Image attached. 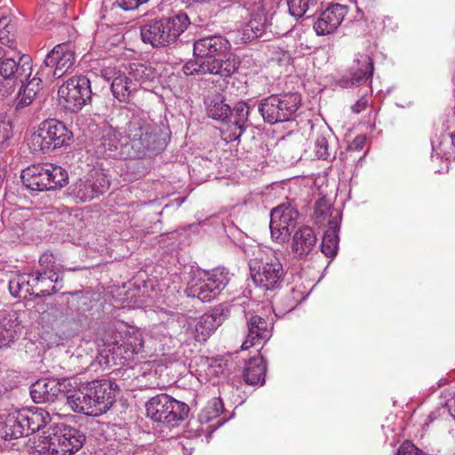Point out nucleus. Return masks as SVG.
<instances>
[{"instance_id": "473e14b6", "label": "nucleus", "mask_w": 455, "mask_h": 455, "mask_svg": "<svg viewBox=\"0 0 455 455\" xmlns=\"http://www.w3.org/2000/svg\"><path fill=\"white\" fill-rule=\"evenodd\" d=\"M267 366L262 356H254L245 364L243 379L248 385H262L265 382Z\"/></svg>"}, {"instance_id": "bb28decb", "label": "nucleus", "mask_w": 455, "mask_h": 455, "mask_svg": "<svg viewBox=\"0 0 455 455\" xmlns=\"http://www.w3.org/2000/svg\"><path fill=\"white\" fill-rule=\"evenodd\" d=\"M221 323V315L216 310L201 315L196 320L194 327H192V323H188L186 331L191 330V333L196 341H205Z\"/></svg>"}, {"instance_id": "3c124183", "label": "nucleus", "mask_w": 455, "mask_h": 455, "mask_svg": "<svg viewBox=\"0 0 455 455\" xmlns=\"http://www.w3.org/2000/svg\"><path fill=\"white\" fill-rule=\"evenodd\" d=\"M148 1L149 0H116L115 4L124 11H132Z\"/></svg>"}, {"instance_id": "7c9ffc66", "label": "nucleus", "mask_w": 455, "mask_h": 455, "mask_svg": "<svg viewBox=\"0 0 455 455\" xmlns=\"http://www.w3.org/2000/svg\"><path fill=\"white\" fill-rule=\"evenodd\" d=\"M33 296L39 298L57 292L60 288L57 287L59 275L48 274L47 271L33 274Z\"/></svg>"}, {"instance_id": "a878e982", "label": "nucleus", "mask_w": 455, "mask_h": 455, "mask_svg": "<svg viewBox=\"0 0 455 455\" xmlns=\"http://www.w3.org/2000/svg\"><path fill=\"white\" fill-rule=\"evenodd\" d=\"M248 332L242 344V349L247 350L250 347L265 343L271 337V328L267 321L259 315L247 317Z\"/></svg>"}, {"instance_id": "39448f33", "label": "nucleus", "mask_w": 455, "mask_h": 455, "mask_svg": "<svg viewBox=\"0 0 455 455\" xmlns=\"http://www.w3.org/2000/svg\"><path fill=\"white\" fill-rule=\"evenodd\" d=\"M84 433L67 424H58L51 428L47 435L40 436L34 443L33 455H72L78 451L85 442Z\"/></svg>"}, {"instance_id": "dca6fc26", "label": "nucleus", "mask_w": 455, "mask_h": 455, "mask_svg": "<svg viewBox=\"0 0 455 455\" xmlns=\"http://www.w3.org/2000/svg\"><path fill=\"white\" fill-rule=\"evenodd\" d=\"M60 104L68 111L78 112L91 101V82L85 76H74L59 86Z\"/></svg>"}, {"instance_id": "e433bc0d", "label": "nucleus", "mask_w": 455, "mask_h": 455, "mask_svg": "<svg viewBox=\"0 0 455 455\" xmlns=\"http://www.w3.org/2000/svg\"><path fill=\"white\" fill-rule=\"evenodd\" d=\"M298 217V211L290 204L278 205L270 213V219L290 228L295 227Z\"/></svg>"}, {"instance_id": "f03ea898", "label": "nucleus", "mask_w": 455, "mask_h": 455, "mask_svg": "<svg viewBox=\"0 0 455 455\" xmlns=\"http://www.w3.org/2000/svg\"><path fill=\"white\" fill-rule=\"evenodd\" d=\"M127 144L124 155L129 158H142L155 155L165 147L160 129L153 121L137 116H132L125 129Z\"/></svg>"}, {"instance_id": "5701e85b", "label": "nucleus", "mask_w": 455, "mask_h": 455, "mask_svg": "<svg viewBox=\"0 0 455 455\" xmlns=\"http://www.w3.org/2000/svg\"><path fill=\"white\" fill-rule=\"evenodd\" d=\"M373 60L370 54L357 52L348 68L349 82L343 80V86L361 85L372 77Z\"/></svg>"}, {"instance_id": "9b49d317", "label": "nucleus", "mask_w": 455, "mask_h": 455, "mask_svg": "<svg viewBox=\"0 0 455 455\" xmlns=\"http://www.w3.org/2000/svg\"><path fill=\"white\" fill-rule=\"evenodd\" d=\"M249 12L251 19L239 31L243 43L263 36L269 18L275 12L279 0H236Z\"/></svg>"}, {"instance_id": "37998d69", "label": "nucleus", "mask_w": 455, "mask_h": 455, "mask_svg": "<svg viewBox=\"0 0 455 455\" xmlns=\"http://www.w3.org/2000/svg\"><path fill=\"white\" fill-rule=\"evenodd\" d=\"M270 232L271 237L278 243H284L289 240L291 235L290 228L282 225V223L275 222V220L270 219Z\"/></svg>"}, {"instance_id": "f3484780", "label": "nucleus", "mask_w": 455, "mask_h": 455, "mask_svg": "<svg viewBox=\"0 0 455 455\" xmlns=\"http://www.w3.org/2000/svg\"><path fill=\"white\" fill-rule=\"evenodd\" d=\"M76 54L71 44L64 43L57 44L46 55L44 64L52 68L54 78L60 79L68 74L74 67Z\"/></svg>"}, {"instance_id": "6e6552de", "label": "nucleus", "mask_w": 455, "mask_h": 455, "mask_svg": "<svg viewBox=\"0 0 455 455\" xmlns=\"http://www.w3.org/2000/svg\"><path fill=\"white\" fill-rule=\"evenodd\" d=\"M73 139L72 132L66 124L55 118L43 121L36 131L28 139V146L33 154H48L68 147Z\"/></svg>"}, {"instance_id": "c85d7f7f", "label": "nucleus", "mask_w": 455, "mask_h": 455, "mask_svg": "<svg viewBox=\"0 0 455 455\" xmlns=\"http://www.w3.org/2000/svg\"><path fill=\"white\" fill-rule=\"evenodd\" d=\"M35 222L29 209H15L9 214L6 225L17 237H20L33 228Z\"/></svg>"}, {"instance_id": "9d476101", "label": "nucleus", "mask_w": 455, "mask_h": 455, "mask_svg": "<svg viewBox=\"0 0 455 455\" xmlns=\"http://www.w3.org/2000/svg\"><path fill=\"white\" fill-rule=\"evenodd\" d=\"M315 222L320 227L328 226L323 236L321 251L326 257L334 258L339 243L340 211L331 207L325 198H320L315 205Z\"/></svg>"}, {"instance_id": "393cba45", "label": "nucleus", "mask_w": 455, "mask_h": 455, "mask_svg": "<svg viewBox=\"0 0 455 455\" xmlns=\"http://www.w3.org/2000/svg\"><path fill=\"white\" fill-rule=\"evenodd\" d=\"M317 236L315 230L304 226L298 228L291 240V251L296 259H305L316 247Z\"/></svg>"}, {"instance_id": "ea45409f", "label": "nucleus", "mask_w": 455, "mask_h": 455, "mask_svg": "<svg viewBox=\"0 0 455 455\" xmlns=\"http://www.w3.org/2000/svg\"><path fill=\"white\" fill-rule=\"evenodd\" d=\"M318 0H287L289 12L291 16L299 19L307 12L314 10Z\"/></svg>"}, {"instance_id": "8fccbe9b", "label": "nucleus", "mask_w": 455, "mask_h": 455, "mask_svg": "<svg viewBox=\"0 0 455 455\" xmlns=\"http://www.w3.org/2000/svg\"><path fill=\"white\" fill-rule=\"evenodd\" d=\"M39 263L43 267H44V271H47L48 274L56 273L54 266V257L52 253H43L39 259Z\"/></svg>"}, {"instance_id": "b1692460", "label": "nucleus", "mask_w": 455, "mask_h": 455, "mask_svg": "<svg viewBox=\"0 0 455 455\" xmlns=\"http://www.w3.org/2000/svg\"><path fill=\"white\" fill-rule=\"evenodd\" d=\"M68 379L61 381L57 379H42L30 387V395L36 403L53 402L57 396L64 392Z\"/></svg>"}, {"instance_id": "a19ab883", "label": "nucleus", "mask_w": 455, "mask_h": 455, "mask_svg": "<svg viewBox=\"0 0 455 455\" xmlns=\"http://www.w3.org/2000/svg\"><path fill=\"white\" fill-rule=\"evenodd\" d=\"M98 65L100 67L98 75L108 82H113L115 78L119 77V74H124L116 65H113L112 60L102 59Z\"/></svg>"}, {"instance_id": "412c9836", "label": "nucleus", "mask_w": 455, "mask_h": 455, "mask_svg": "<svg viewBox=\"0 0 455 455\" xmlns=\"http://www.w3.org/2000/svg\"><path fill=\"white\" fill-rule=\"evenodd\" d=\"M89 394H91L94 417L105 413L115 402V389L109 379H97L89 382Z\"/></svg>"}, {"instance_id": "4c0bfd02", "label": "nucleus", "mask_w": 455, "mask_h": 455, "mask_svg": "<svg viewBox=\"0 0 455 455\" xmlns=\"http://www.w3.org/2000/svg\"><path fill=\"white\" fill-rule=\"evenodd\" d=\"M25 81L20 84V88L18 95L15 99L16 108H23L32 103L35 96L36 95L38 83L36 79H32L27 84H24Z\"/></svg>"}, {"instance_id": "7ed1b4c3", "label": "nucleus", "mask_w": 455, "mask_h": 455, "mask_svg": "<svg viewBox=\"0 0 455 455\" xmlns=\"http://www.w3.org/2000/svg\"><path fill=\"white\" fill-rule=\"evenodd\" d=\"M50 421L49 412L42 408H11L0 413V436L4 440L28 436Z\"/></svg>"}, {"instance_id": "20e7f679", "label": "nucleus", "mask_w": 455, "mask_h": 455, "mask_svg": "<svg viewBox=\"0 0 455 455\" xmlns=\"http://www.w3.org/2000/svg\"><path fill=\"white\" fill-rule=\"evenodd\" d=\"M208 116L227 124L221 130V136L227 142L238 140L248 126L249 107L245 102H238L233 110L224 98L220 95L207 97L205 100Z\"/></svg>"}, {"instance_id": "de8ad7c7", "label": "nucleus", "mask_w": 455, "mask_h": 455, "mask_svg": "<svg viewBox=\"0 0 455 455\" xmlns=\"http://www.w3.org/2000/svg\"><path fill=\"white\" fill-rule=\"evenodd\" d=\"M152 334L162 343L163 347L169 346L172 343V335L166 331L164 324H159L154 328Z\"/></svg>"}, {"instance_id": "6e6d98bb", "label": "nucleus", "mask_w": 455, "mask_h": 455, "mask_svg": "<svg viewBox=\"0 0 455 455\" xmlns=\"http://www.w3.org/2000/svg\"><path fill=\"white\" fill-rule=\"evenodd\" d=\"M451 144L452 146L454 147L455 148V134H451Z\"/></svg>"}, {"instance_id": "cd10ccee", "label": "nucleus", "mask_w": 455, "mask_h": 455, "mask_svg": "<svg viewBox=\"0 0 455 455\" xmlns=\"http://www.w3.org/2000/svg\"><path fill=\"white\" fill-rule=\"evenodd\" d=\"M66 403L77 413L94 416V407L91 394H89V382L83 384L77 390H74L66 395Z\"/></svg>"}, {"instance_id": "49530a36", "label": "nucleus", "mask_w": 455, "mask_h": 455, "mask_svg": "<svg viewBox=\"0 0 455 455\" xmlns=\"http://www.w3.org/2000/svg\"><path fill=\"white\" fill-rule=\"evenodd\" d=\"M223 411V403L220 398L211 400L205 408L207 419H212L218 417Z\"/></svg>"}, {"instance_id": "2f4dec72", "label": "nucleus", "mask_w": 455, "mask_h": 455, "mask_svg": "<svg viewBox=\"0 0 455 455\" xmlns=\"http://www.w3.org/2000/svg\"><path fill=\"white\" fill-rule=\"evenodd\" d=\"M33 274L20 273L13 275L9 280V291L12 297L27 299L33 296Z\"/></svg>"}, {"instance_id": "0eeeda50", "label": "nucleus", "mask_w": 455, "mask_h": 455, "mask_svg": "<svg viewBox=\"0 0 455 455\" xmlns=\"http://www.w3.org/2000/svg\"><path fill=\"white\" fill-rule=\"evenodd\" d=\"M97 345L99 354L105 360V363L124 365L143 352L144 339L140 331L133 330L125 333L121 339H98Z\"/></svg>"}, {"instance_id": "c03bdc74", "label": "nucleus", "mask_w": 455, "mask_h": 455, "mask_svg": "<svg viewBox=\"0 0 455 455\" xmlns=\"http://www.w3.org/2000/svg\"><path fill=\"white\" fill-rule=\"evenodd\" d=\"M315 152L319 159L328 160L331 157L334 158L330 150L328 140L323 134L317 136L315 142Z\"/></svg>"}, {"instance_id": "aec40b11", "label": "nucleus", "mask_w": 455, "mask_h": 455, "mask_svg": "<svg viewBox=\"0 0 455 455\" xmlns=\"http://www.w3.org/2000/svg\"><path fill=\"white\" fill-rule=\"evenodd\" d=\"M347 14V6L332 4L321 12L314 23V30L317 36H327L335 32Z\"/></svg>"}, {"instance_id": "423d86ee", "label": "nucleus", "mask_w": 455, "mask_h": 455, "mask_svg": "<svg viewBox=\"0 0 455 455\" xmlns=\"http://www.w3.org/2000/svg\"><path fill=\"white\" fill-rule=\"evenodd\" d=\"M189 24V18L184 12L151 20L140 27L141 39L155 48L170 46L176 43Z\"/></svg>"}, {"instance_id": "6ab92c4d", "label": "nucleus", "mask_w": 455, "mask_h": 455, "mask_svg": "<svg viewBox=\"0 0 455 455\" xmlns=\"http://www.w3.org/2000/svg\"><path fill=\"white\" fill-rule=\"evenodd\" d=\"M127 144L126 135L110 125H105L102 129L100 144L98 152L105 157L129 158L124 154V145Z\"/></svg>"}, {"instance_id": "a18cd8bd", "label": "nucleus", "mask_w": 455, "mask_h": 455, "mask_svg": "<svg viewBox=\"0 0 455 455\" xmlns=\"http://www.w3.org/2000/svg\"><path fill=\"white\" fill-rule=\"evenodd\" d=\"M12 137V125L10 121L0 119V148H5L9 146V141Z\"/></svg>"}, {"instance_id": "79ce46f5", "label": "nucleus", "mask_w": 455, "mask_h": 455, "mask_svg": "<svg viewBox=\"0 0 455 455\" xmlns=\"http://www.w3.org/2000/svg\"><path fill=\"white\" fill-rule=\"evenodd\" d=\"M14 25L11 19L3 17L0 19V42L5 45H11L15 39Z\"/></svg>"}, {"instance_id": "a211bd4d", "label": "nucleus", "mask_w": 455, "mask_h": 455, "mask_svg": "<svg viewBox=\"0 0 455 455\" xmlns=\"http://www.w3.org/2000/svg\"><path fill=\"white\" fill-rule=\"evenodd\" d=\"M108 188V181L102 174L92 173L74 183L70 193L80 201L86 202L102 195Z\"/></svg>"}, {"instance_id": "f8f14e48", "label": "nucleus", "mask_w": 455, "mask_h": 455, "mask_svg": "<svg viewBox=\"0 0 455 455\" xmlns=\"http://www.w3.org/2000/svg\"><path fill=\"white\" fill-rule=\"evenodd\" d=\"M300 102L299 94L295 92L272 94L259 101L258 110L266 123L275 124L293 120Z\"/></svg>"}, {"instance_id": "603ef678", "label": "nucleus", "mask_w": 455, "mask_h": 455, "mask_svg": "<svg viewBox=\"0 0 455 455\" xmlns=\"http://www.w3.org/2000/svg\"><path fill=\"white\" fill-rule=\"evenodd\" d=\"M205 373L209 377H218L224 372V366L220 360H212L207 365V369L204 370Z\"/></svg>"}, {"instance_id": "13d9d810", "label": "nucleus", "mask_w": 455, "mask_h": 455, "mask_svg": "<svg viewBox=\"0 0 455 455\" xmlns=\"http://www.w3.org/2000/svg\"><path fill=\"white\" fill-rule=\"evenodd\" d=\"M174 321H175V320H174V318H172V319L171 320V322H169V323L172 324V323H174Z\"/></svg>"}, {"instance_id": "c9c22d12", "label": "nucleus", "mask_w": 455, "mask_h": 455, "mask_svg": "<svg viewBox=\"0 0 455 455\" xmlns=\"http://www.w3.org/2000/svg\"><path fill=\"white\" fill-rule=\"evenodd\" d=\"M47 189H57L63 188L68 180L67 171L60 165L51 163H44Z\"/></svg>"}, {"instance_id": "864d4df0", "label": "nucleus", "mask_w": 455, "mask_h": 455, "mask_svg": "<svg viewBox=\"0 0 455 455\" xmlns=\"http://www.w3.org/2000/svg\"><path fill=\"white\" fill-rule=\"evenodd\" d=\"M370 97L368 95H363L355 104L352 106V111L355 113H360L366 108L369 105Z\"/></svg>"}, {"instance_id": "4468645a", "label": "nucleus", "mask_w": 455, "mask_h": 455, "mask_svg": "<svg viewBox=\"0 0 455 455\" xmlns=\"http://www.w3.org/2000/svg\"><path fill=\"white\" fill-rule=\"evenodd\" d=\"M147 416L168 427L178 426L188 418L189 407L167 394H159L146 403Z\"/></svg>"}, {"instance_id": "f257e3e1", "label": "nucleus", "mask_w": 455, "mask_h": 455, "mask_svg": "<svg viewBox=\"0 0 455 455\" xmlns=\"http://www.w3.org/2000/svg\"><path fill=\"white\" fill-rule=\"evenodd\" d=\"M230 47L229 41L221 36H210L195 41L194 55L196 59L183 65V73L186 76H230L236 69L235 64L229 60L219 58Z\"/></svg>"}, {"instance_id": "58836bf2", "label": "nucleus", "mask_w": 455, "mask_h": 455, "mask_svg": "<svg viewBox=\"0 0 455 455\" xmlns=\"http://www.w3.org/2000/svg\"><path fill=\"white\" fill-rule=\"evenodd\" d=\"M137 379L140 387H153L159 385L156 363L154 362H144L140 366V374Z\"/></svg>"}, {"instance_id": "ddd939ff", "label": "nucleus", "mask_w": 455, "mask_h": 455, "mask_svg": "<svg viewBox=\"0 0 455 455\" xmlns=\"http://www.w3.org/2000/svg\"><path fill=\"white\" fill-rule=\"evenodd\" d=\"M230 279L231 274L225 267L199 272L188 283L186 292L188 297L197 298L203 302L212 301L228 285Z\"/></svg>"}, {"instance_id": "1a4fd4ad", "label": "nucleus", "mask_w": 455, "mask_h": 455, "mask_svg": "<svg viewBox=\"0 0 455 455\" xmlns=\"http://www.w3.org/2000/svg\"><path fill=\"white\" fill-rule=\"evenodd\" d=\"M32 74L29 56L13 54L0 48V93L11 94L19 83L27 81Z\"/></svg>"}, {"instance_id": "c756f323", "label": "nucleus", "mask_w": 455, "mask_h": 455, "mask_svg": "<svg viewBox=\"0 0 455 455\" xmlns=\"http://www.w3.org/2000/svg\"><path fill=\"white\" fill-rule=\"evenodd\" d=\"M45 167L44 164H33L27 167L21 172V180L23 184L34 191H44L47 189V182L45 176Z\"/></svg>"}, {"instance_id": "5fc2aeb1", "label": "nucleus", "mask_w": 455, "mask_h": 455, "mask_svg": "<svg viewBox=\"0 0 455 455\" xmlns=\"http://www.w3.org/2000/svg\"><path fill=\"white\" fill-rule=\"evenodd\" d=\"M366 138L364 136H357L350 144V148L354 150H362L365 145Z\"/></svg>"}, {"instance_id": "72a5a7b5", "label": "nucleus", "mask_w": 455, "mask_h": 455, "mask_svg": "<svg viewBox=\"0 0 455 455\" xmlns=\"http://www.w3.org/2000/svg\"><path fill=\"white\" fill-rule=\"evenodd\" d=\"M111 91L114 97L120 102L128 101L137 91V84L133 83L129 76L119 74L111 83Z\"/></svg>"}, {"instance_id": "f704fd0d", "label": "nucleus", "mask_w": 455, "mask_h": 455, "mask_svg": "<svg viewBox=\"0 0 455 455\" xmlns=\"http://www.w3.org/2000/svg\"><path fill=\"white\" fill-rule=\"evenodd\" d=\"M128 75L133 83L144 85L157 78L156 69L149 64L134 62L129 66Z\"/></svg>"}, {"instance_id": "4d7b16f0", "label": "nucleus", "mask_w": 455, "mask_h": 455, "mask_svg": "<svg viewBox=\"0 0 455 455\" xmlns=\"http://www.w3.org/2000/svg\"><path fill=\"white\" fill-rule=\"evenodd\" d=\"M4 390H5V388H4V385H2L0 383V396L2 395V394L4 393Z\"/></svg>"}, {"instance_id": "09e8293b", "label": "nucleus", "mask_w": 455, "mask_h": 455, "mask_svg": "<svg viewBox=\"0 0 455 455\" xmlns=\"http://www.w3.org/2000/svg\"><path fill=\"white\" fill-rule=\"evenodd\" d=\"M397 455H426L421 450L416 447L411 442L405 441L400 446Z\"/></svg>"}, {"instance_id": "4be33fe9", "label": "nucleus", "mask_w": 455, "mask_h": 455, "mask_svg": "<svg viewBox=\"0 0 455 455\" xmlns=\"http://www.w3.org/2000/svg\"><path fill=\"white\" fill-rule=\"evenodd\" d=\"M22 322L15 310L0 312V348L10 347L22 333Z\"/></svg>"}, {"instance_id": "2eb2a0df", "label": "nucleus", "mask_w": 455, "mask_h": 455, "mask_svg": "<svg viewBox=\"0 0 455 455\" xmlns=\"http://www.w3.org/2000/svg\"><path fill=\"white\" fill-rule=\"evenodd\" d=\"M250 271L254 283L267 291L281 287L285 274L274 251L266 253L259 260L251 259Z\"/></svg>"}]
</instances>
